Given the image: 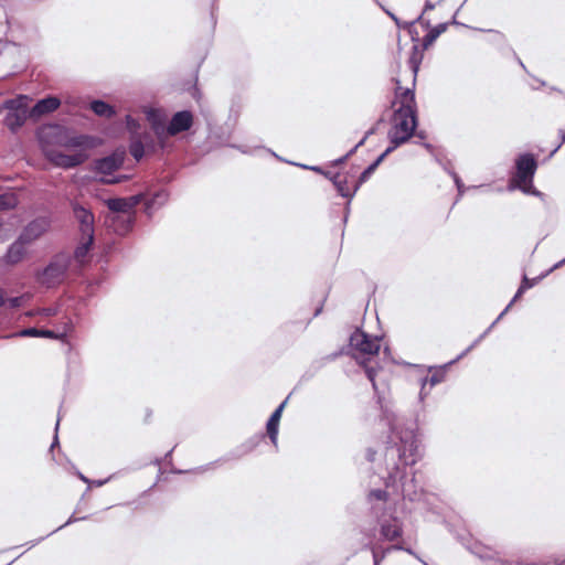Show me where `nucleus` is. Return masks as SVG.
<instances>
[{
    "label": "nucleus",
    "mask_w": 565,
    "mask_h": 565,
    "mask_svg": "<svg viewBox=\"0 0 565 565\" xmlns=\"http://www.w3.org/2000/svg\"><path fill=\"white\" fill-rule=\"evenodd\" d=\"M41 148L44 157L55 167L71 169L88 159L86 149L93 146L85 135H70L66 129L53 126L41 131Z\"/></svg>",
    "instance_id": "nucleus-1"
},
{
    "label": "nucleus",
    "mask_w": 565,
    "mask_h": 565,
    "mask_svg": "<svg viewBox=\"0 0 565 565\" xmlns=\"http://www.w3.org/2000/svg\"><path fill=\"white\" fill-rule=\"evenodd\" d=\"M395 93L392 102L393 115L388 130L390 147L406 143L413 136L425 138L423 132H416L418 109L413 88H404L401 78H395Z\"/></svg>",
    "instance_id": "nucleus-2"
},
{
    "label": "nucleus",
    "mask_w": 565,
    "mask_h": 565,
    "mask_svg": "<svg viewBox=\"0 0 565 565\" xmlns=\"http://www.w3.org/2000/svg\"><path fill=\"white\" fill-rule=\"evenodd\" d=\"M381 340L380 337H372L360 329L350 335V347L354 351L353 358L364 369L366 377L375 391L377 390L375 379L381 366L377 363L371 365V361L381 350Z\"/></svg>",
    "instance_id": "nucleus-3"
},
{
    "label": "nucleus",
    "mask_w": 565,
    "mask_h": 565,
    "mask_svg": "<svg viewBox=\"0 0 565 565\" xmlns=\"http://www.w3.org/2000/svg\"><path fill=\"white\" fill-rule=\"evenodd\" d=\"M516 172L511 182L523 192L529 193L533 186V177L537 169V162L533 154L524 153L515 161Z\"/></svg>",
    "instance_id": "nucleus-4"
},
{
    "label": "nucleus",
    "mask_w": 565,
    "mask_h": 565,
    "mask_svg": "<svg viewBox=\"0 0 565 565\" xmlns=\"http://www.w3.org/2000/svg\"><path fill=\"white\" fill-rule=\"evenodd\" d=\"M143 200V194H136L129 198H115L106 201V205L111 212L127 215V220L122 222L120 227L114 226L116 233L124 235L130 230L132 223L130 214Z\"/></svg>",
    "instance_id": "nucleus-5"
},
{
    "label": "nucleus",
    "mask_w": 565,
    "mask_h": 565,
    "mask_svg": "<svg viewBox=\"0 0 565 565\" xmlns=\"http://www.w3.org/2000/svg\"><path fill=\"white\" fill-rule=\"evenodd\" d=\"M68 268V259L64 256L56 257L51 262L44 270L39 275L40 284L47 288L54 287L61 284L66 275Z\"/></svg>",
    "instance_id": "nucleus-6"
},
{
    "label": "nucleus",
    "mask_w": 565,
    "mask_h": 565,
    "mask_svg": "<svg viewBox=\"0 0 565 565\" xmlns=\"http://www.w3.org/2000/svg\"><path fill=\"white\" fill-rule=\"evenodd\" d=\"M358 172V168L351 167L345 171L335 172V175L332 177V183L341 196L351 199L359 190Z\"/></svg>",
    "instance_id": "nucleus-7"
},
{
    "label": "nucleus",
    "mask_w": 565,
    "mask_h": 565,
    "mask_svg": "<svg viewBox=\"0 0 565 565\" xmlns=\"http://www.w3.org/2000/svg\"><path fill=\"white\" fill-rule=\"evenodd\" d=\"M6 107L8 109H11L13 111L8 113L4 117V125L12 131L15 132L18 129H20L25 120H26V114L25 110H20V99H11L8 100L6 104Z\"/></svg>",
    "instance_id": "nucleus-8"
},
{
    "label": "nucleus",
    "mask_w": 565,
    "mask_h": 565,
    "mask_svg": "<svg viewBox=\"0 0 565 565\" xmlns=\"http://www.w3.org/2000/svg\"><path fill=\"white\" fill-rule=\"evenodd\" d=\"M423 47L420 49L418 44H415L408 60L409 68L404 72L399 71L397 78L403 81L402 76L404 74L411 81V86H405L404 88H413L415 90L417 72L423 60Z\"/></svg>",
    "instance_id": "nucleus-9"
},
{
    "label": "nucleus",
    "mask_w": 565,
    "mask_h": 565,
    "mask_svg": "<svg viewBox=\"0 0 565 565\" xmlns=\"http://www.w3.org/2000/svg\"><path fill=\"white\" fill-rule=\"evenodd\" d=\"M49 226L50 223L44 217L33 220L23 228L19 238L24 243L30 244L41 237L47 231Z\"/></svg>",
    "instance_id": "nucleus-10"
},
{
    "label": "nucleus",
    "mask_w": 565,
    "mask_h": 565,
    "mask_svg": "<svg viewBox=\"0 0 565 565\" xmlns=\"http://www.w3.org/2000/svg\"><path fill=\"white\" fill-rule=\"evenodd\" d=\"M193 125V116L189 110H182L174 114L168 126V134L175 136L182 131L189 130Z\"/></svg>",
    "instance_id": "nucleus-11"
},
{
    "label": "nucleus",
    "mask_w": 565,
    "mask_h": 565,
    "mask_svg": "<svg viewBox=\"0 0 565 565\" xmlns=\"http://www.w3.org/2000/svg\"><path fill=\"white\" fill-rule=\"evenodd\" d=\"M73 213L79 224L81 234H94V214L79 204L73 205Z\"/></svg>",
    "instance_id": "nucleus-12"
},
{
    "label": "nucleus",
    "mask_w": 565,
    "mask_h": 565,
    "mask_svg": "<svg viewBox=\"0 0 565 565\" xmlns=\"http://www.w3.org/2000/svg\"><path fill=\"white\" fill-rule=\"evenodd\" d=\"M124 163L122 153H113L95 161V170L102 174H110L118 170Z\"/></svg>",
    "instance_id": "nucleus-13"
},
{
    "label": "nucleus",
    "mask_w": 565,
    "mask_h": 565,
    "mask_svg": "<svg viewBox=\"0 0 565 565\" xmlns=\"http://www.w3.org/2000/svg\"><path fill=\"white\" fill-rule=\"evenodd\" d=\"M61 105V100L57 97L49 96L39 100L30 110V116L39 118L43 115L55 111Z\"/></svg>",
    "instance_id": "nucleus-14"
},
{
    "label": "nucleus",
    "mask_w": 565,
    "mask_h": 565,
    "mask_svg": "<svg viewBox=\"0 0 565 565\" xmlns=\"http://www.w3.org/2000/svg\"><path fill=\"white\" fill-rule=\"evenodd\" d=\"M25 245L26 243H24L21 238H18L9 247L4 257L6 262L11 265L20 263L26 254Z\"/></svg>",
    "instance_id": "nucleus-15"
},
{
    "label": "nucleus",
    "mask_w": 565,
    "mask_h": 565,
    "mask_svg": "<svg viewBox=\"0 0 565 565\" xmlns=\"http://www.w3.org/2000/svg\"><path fill=\"white\" fill-rule=\"evenodd\" d=\"M93 243L94 234H81L79 244L74 252V257L78 263L83 264L86 260Z\"/></svg>",
    "instance_id": "nucleus-16"
},
{
    "label": "nucleus",
    "mask_w": 565,
    "mask_h": 565,
    "mask_svg": "<svg viewBox=\"0 0 565 565\" xmlns=\"http://www.w3.org/2000/svg\"><path fill=\"white\" fill-rule=\"evenodd\" d=\"M402 526L396 518L381 524V534L385 540L393 541L402 535Z\"/></svg>",
    "instance_id": "nucleus-17"
},
{
    "label": "nucleus",
    "mask_w": 565,
    "mask_h": 565,
    "mask_svg": "<svg viewBox=\"0 0 565 565\" xmlns=\"http://www.w3.org/2000/svg\"><path fill=\"white\" fill-rule=\"evenodd\" d=\"M394 150V147H388L372 164H370L360 175L356 177V180L360 186L371 177V174L376 170L377 166L383 161V159Z\"/></svg>",
    "instance_id": "nucleus-18"
},
{
    "label": "nucleus",
    "mask_w": 565,
    "mask_h": 565,
    "mask_svg": "<svg viewBox=\"0 0 565 565\" xmlns=\"http://www.w3.org/2000/svg\"><path fill=\"white\" fill-rule=\"evenodd\" d=\"M90 109L97 116H100V117L110 118L113 115H115L114 108L103 100H94L90 104Z\"/></svg>",
    "instance_id": "nucleus-19"
},
{
    "label": "nucleus",
    "mask_w": 565,
    "mask_h": 565,
    "mask_svg": "<svg viewBox=\"0 0 565 565\" xmlns=\"http://www.w3.org/2000/svg\"><path fill=\"white\" fill-rule=\"evenodd\" d=\"M279 422L270 416L266 426L267 435L274 445L277 443Z\"/></svg>",
    "instance_id": "nucleus-20"
},
{
    "label": "nucleus",
    "mask_w": 565,
    "mask_h": 565,
    "mask_svg": "<svg viewBox=\"0 0 565 565\" xmlns=\"http://www.w3.org/2000/svg\"><path fill=\"white\" fill-rule=\"evenodd\" d=\"M534 284H535V279L531 280L526 276H524L515 296L513 297V299L509 303V306L505 308V311L512 306V303L514 301H516L524 294L525 290H527L529 288H532L534 286Z\"/></svg>",
    "instance_id": "nucleus-21"
},
{
    "label": "nucleus",
    "mask_w": 565,
    "mask_h": 565,
    "mask_svg": "<svg viewBox=\"0 0 565 565\" xmlns=\"http://www.w3.org/2000/svg\"><path fill=\"white\" fill-rule=\"evenodd\" d=\"M130 154L136 159L140 160L145 154L143 145L141 141H132L130 145Z\"/></svg>",
    "instance_id": "nucleus-22"
},
{
    "label": "nucleus",
    "mask_w": 565,
    "mask_h": 565,
    "mask_svg": "<svg viewBox=\"0 0 565 565\" xmlns=\"http://www.w3.org/2000/svg\"><path fill=\"white\" fill-rule=\"evenodd\" d=\"M14 199L12 195L9 194H1L0 195V210H9L14 207Z\"/></svg>",
    "instance_id": "nucleus-23"
},
{
    "label": "nucleus",
    "mask_w": 565,
    "mask_h": 565,
    "mask_svg": "<svg viewBox=\"0 0 565 565\" xmlns=\"http://www.w3.org/2000/svg\"><path fill=\"white\" fill-rule=\"evenodd\" d=\"M166 194L162 192V193H157L152 199L146 201L145 205H146V211L148 213H150L151 209L153 207L157 199H166Z\"/></svg>",
    "instance_id": "nucleus-24"
},
{
    "label": "nucleus",
    "mask_w": 565,
    "mask_h": 565,
    "mask_svg": "<svg viewBox=\"0 0 565 565\" xmlns=\"http://www.w3.org/2000/svg\"><path fill=\"white\" fill-rule=\"evenodd\" d=\"M369 497L370 499L385 501L387 499V492L384 490H373L370 492Z\"/></svg>",
    "instance_id": "nucleus-25"
},
{
    "label": "nucleus",
    "mask_w": 565,
    "mask_h": 565,
    "mask_svg": "<svg viewBox=\"0 0 565 565\" xmlns=\"http://www.w3.org/2000/svg\"><path fill=\"white\" fill-rule=\"evenodd\" d=\"M435 41L436 39L430 33H427L422 42L423 50L428 49Z\"/></svg>",
    "instance_id": "nucleus-26"
},
{
    "label": "nucleus",
    "mask_w": 565,
    "mask_h": 565,
    "mask_svg": "<svg viewBox=\"0 0 565 565\" xmlns=\"http://www.w3.org/2000/svg\"><path fill=\"white\" fill-rule=\"evenodd\" d=\"M311 170H313L315 172H318L320 174H322L323 177H326L327 179H329L331 182H332V177L335 175V173H333L332 171H326L323 170L322 168L320 167H312Z\"/></svg>",
    "instance_id": "nucleus-27"
},
{
    "label": "nucleus",
    "mask_w": 565,
    "mask_h": 565,
    "mask_svg": "<svg viewBox=\"0 0 565 565\" xmlns=\"http://www.w3.org/2000/svg\"><path fill=\"white\" fill-rule=\"evenodd\" d=\"M21 335L23 337H40V329L29 328L21 331Z\"/></svg>",
    "instance_id": "nucleus-28"
},
{
    "label": "nucleus",
    "mask_w": 565,
    "mask_h": 565,
    "mask_svg": "<svg viewBox=\"0 0 565 565\" xmlns=\"http://www.w3.org/2000/svg\"><path fill=\"white\" fill-rule=\"evenodd\" d=\"M40 337L50 338V339H60L61 338L60 334L55 333L52 330H42V329H40Z\"/></svg>",
    "instance_id": "nucleus-29"
},
{
    "label": "nucleus",
    "mask_w": 565,
    "mask_h": 565,
    "mask_svg": "<svg viewBox=\"0 0 565 565\" xmlns=\"http://www.w3.org/2000/svg\"><path fill=\"white\" fill-rule=\"evenodd\" d=\"M286 404H287V399H285V401H284V402H282V403H281V404H280L276 409H275V412L271 414V417H274V418H276V419L280 420L281 415H282V411H284V408H285Z\"/></svg>",
    "instance_id": "nucleus-30"
},
{
    "label": "nucleus",
    "mask_w": 565,
    "mask_h": 565,
    "mask_svg": "<svg viewBox=\"0 0 565 565\" xmlns=\"http://www.w3.org/2000/svg\"><path fill=\"white\" fill-rule=\"evenodd\" d=\"M417 456V447H415L414 449L412 448L409 450V454L407 455L406 451L404 450L402 454H399L398 456V459L399 460H403V459H406L407 457H415Z\"/></svg>",
    "instance_id": "nucleus-31"
},
{
    "label": "nucleus",
    "mask_w": 565,
    "mask_h": 565,
    "mask_svg": "<svg viewBox=\"0 0 565 565\" xmlns=\"http://www.w3.org/2000/svg\"><path fill=\"white\" fill-rule=\"evenodd\" d=\"M446 28H447V25L441 23V24H438L437 26H435L433 30L435 31V33L437 35H440L443 32L446 31Z\"/></svg>",
    "instance_id": "nucleus-32"
},
{
    "label": "nucleus",
    "mask_w": 565,
    "mask_h": 565,
    "mask_svg": "<svg viewBox=\"0 0 565 565\" xmlns=\"http://www.w3.org/2000/svg\"><path fill=\"white\" fill-rule=\"evenodd\" d=\"M374 132V129H371L370 131L366 132V135L364 136V138L355 146V149L360 146H362L364 143V141L366 140V138L372 135Z\"/></svg>",
    "instance_id": "nucleus-33"
},
{
    "label": "nucleus",
    "mask_w": 565,
    "mask_h": 565,
    "mask_svg": "<svg viewBox=\"0 0 565 565\" xmlns=\"http://www.w3.org/2000/svg\"><path fill=\"white\" fill-rule=\"evenodd\" d=\"M353 151H354V149H353V150H351V151H350L347 156H344L343 158H341V159L337 160L334 163H335V164H339V163L344 162V161L347 160V158H348V157H349Z\"/></svg>",
    "instance_id": "nucleus-34"
},
{
    "label": "nucleus",
    "mask_w": 565,
    "mask_h": 565,
    "mask_svg": "<svg viewBox=\"0 0 565 565\" xmlns=\"http://www.w3.org/2000/svg\"><path fill=\"white\" fill-rule=\"evenodd\" d=\"M57 444H58V443H57V438L55 437L54 443L51 445V451H52V454H54V449H55V446H57Z\"/></svg>",
    "instance_id": "nucleus-35"
},
{
    "label": "nucleus",
    "mask_w": 565,
    "mask_h": 565,
    "mask_svg": "<svg viewBox=\"0 0 565 565\" xmlns=\"http://www.w3.org/2000/svg\"><path fill=\"white\" fill-rule=\"evenodd\" d=\"M3 302H4V297H3L2 291L0 290V307L3 305Z\"/></svg>",
    "instance_id": "nucleus-36"
},
{
    "label": "nucleus",
    "mask_w": 565,
    "mask_h": 565,
    "mask_svg": "<svg viewBox=\"0 0 565 565\" xmlns=\"http://www.w3.org/2000/svg\"><path fill=\"white\" fill-rule=\"evenodd\" d=\"M428 33H430L435 39H437L439 35L435 33V31L431 29Z\"/></svg>",
    "instance_id": "nucleus-37"
},
{
    "label": "nucleus",
    "mask_w": 565,
    "mask_h": 565,
    "mask_svg": "<svg viewBox=\"0 0 565 565\" xmlns=\"http://www.w3.org/2000/svg\"><path fill=\"white\" fill-rule=\"evenodd\" d=\"M105 481H106V479L105 480H98L96 482H97L98 486H102Z\"/></svg>",
    "instance_id": "nucleus-38"
},
{
    "label": "nucleus",
    "mask_w": 565,
    "mask_h": 565,
    "mask_svg": "<svg viewBox=\"0 0 565 565\" xmlns=\"http://www.w3.org/2000/svg\"><path fill=\"white\" fill-rule=\"evenodd\" d=\"M320 311H321V308L317 309L315 316L319 315Z\"/></svg>",
    "instance_id": "nucleus-39"
},
{
    "label": "nucleus",
    "mask_w": 565,
    "mask_h": 565,
    "mask_svg": "<svg viewBox=\"0 0 565 565\" xmlns=\"http://www.w3.org/2000/svg\"><path fill=\"white\" fill-rule=\"evenodd\" d=\"M105 182H106V183H114L115 181H113V180H106Z\"/></svg>",
    "instance_id": "nucleus-40"
},
{
    "label": "nucleus",
    "mask_w": 565,
    "mask_h": 565,
    "mask_svg": "<svg viewBox=\"0 0 565 565\" xmlns=\"http://www.w3.org/2000/svg\"><path fill=\"white\" fill-rule=\"evenodd\" d=\"M2 225H3V222H2V220L0 218V228L2 227Z\"/></svg>",
    "instance_id": "nucleus-41"
}]
</instances>
